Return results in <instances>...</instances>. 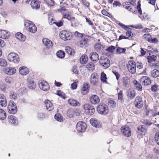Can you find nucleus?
<instances>
[{
    "label": "nucleus",
    "mask_w": 159,
    "mask_h": 159,
    "mask_svg": "<svg viewBox=\"0 0 159 159\" xmlns=\"http://www.w3.org/2000/svg\"><path fill=\"white\" fill-rule=\"evenodd\" d=\"M123 5L125 8L133 13H136L137 10H138L139 13L140 15L142 14V11L140 8V5H138L136 8L135 6L131 2H125L123 3Z\"/></svg>",
    "instance_id": "1"
},
{
    "label": "nucleus",
    "mask_w": 159,
    "mask_h": 159,
    "mask_svg": "<svg viewBox=\"0 0 159 159\" xmlns=\"http://www.w3.org/2000/svg\"><path fill=\"white\" fill-rule=\"evenodd\" d=\"M24 25L27 30L31 33H34L37 31V28L35 25L30 21H25Z\"/></svg>",
    "instance_id": "2"
},
{
    "label": "nucleus",
    "mask_w": 159,
    "mask_h": 159,
    "mask_svg": "<svg viewBox=\"0 0 159 159\" xmlns=\"http://www.w3.org/2000/svg\"><path fill=\"white\" fill-rule=\"evenodd\" d=\"M97 110L98 113L102 115H106L108 112L107 106L105 104H101L97 107Z\"/></svg>",
    "instance_id": "3"
},
{
    "label": "nucleus",
    "mask_w": 159,
    "mask_h": 159,
    "mask_svg": "<svg viewBox=\"0 0 159 159\" xmlns=\"http://www.w3.org/2000/svg\"><path fill=\"white\" fill-rule=\"evenodd\" d=\"M85 112L89 116L93 115L95 112V109L94 107L88 104H84L83 106Z\"/></svg>",
    "instance_id": "4"
},
{
    "label": "nucleus",
    "mask_w": 159,
    "mask_h": 159,
    "mask_svg": "<svg viewBox=\"0 0 159 159\" xmlns=\"http://www.w3.org/2000/svg\"><path fill=\"white\" fill-rule=\"evenodd\" d=\"M8 111L11 114H15L17 111V107L15 103L12 101H10L8 106Z\"/></svg>",
    "instance_id": "5"
},
{
    "label": "nucleus",
    "mask_w": 159,
    "mask_h": 159,
    "mask_svg": "<svg viewBox=\"0 0 159 159\" xmlns=\"http://www.w3.org/2000/svg\"><path fill=\"white\" fill-rule=\"evenodd\" d=\"M7 58L9 61L16 63H18L19 61V56L15 53H9L8 55Z\"/></svg>",
    "instance_id": "6"
},
{
    "label": "nucleus",
    "mask_w": 159,
    "mask_h": 159,
    "mask_svg": "<svg viewBox=\"0 0 159 159\" xmlns=\"http://www.w3.org/2000/svg\"><path fill=\"white\" fill-rule=\"evenodd\" d=\"M60 36L61 38L64 41L70 40L72 38L71 34L65 30H62L60 32Z\"/></svg>",
    "instance_id": "7"
},
{
    "label": "nucleus",
    "mask_w": 159,
    "mask_h": 159,
    "mask_svg": "<svg viewBox=\"0 0 159 159\" xmlns=\"http://www.w3.org/2000/svg\"><path fill=\"white\" fill-rule=\"evenodd\" d=\"M90 81L91 84L93 85H98V77L97 73H93L90 77Z\"/></svg>",
    "instance_id": "8"
},
{
    "label": "nucleus",
    "mask_w": 159,
    "mask_h": 159,
    "mask_svg": "<svg viewBox=\"0 0 159 159\" xmlns=\"http://www.w3.org/2000/svg\"><path fill=\"white\" fill-rule=\"evenodd\" d=\"M99 62L101 65L105 68H107L110 66V61L107 57L104 56L101 57Z\"/></svg>",
    "instance_id": "9"
},
{
    "label": "nucleus",
    "mask_w": 159,
    "mask_h": 159,
    "mask_svg": "<svg viewBox=\"0 0 159 159\" xmlns=\"http://www.w3.org/2000/svg\"><path fill=\"white\" fill-rule=\"evenodd\" d=\"M87 127L86 123L83 121L79 122L76 125V129L79 132H84Z\"/></svg>",
    "instance_id": "10"
},
{
    "label": "nucleus",
    "mask_w": 159,
    "mask_h": 159,
    "mask_svg": "<svg viewBox=\"0 0 159 159\" xmlns=\"http://www.w3.org/2000/svg\"><path fill=\"white\" fill-rule=\"evenodd\" d=\"M157 107L155 106H154L153 110H147L146 108V115L150 117H156L158 115H159V112L157 111Z\"/></svg>",
    "instance_id": "11"
},
{
    "label": "nucleus",
    "mask_w": 159,
    "mask_h": 159,
    "mask_svg": "<svg viewBox=\"0 0 159 159\" xmlns=\"http://www.w3.org/2000/svg\"><path fill=\"white\" fill-rule=\"evenodd\" d=\"M127 68L129 72L134 74L136 72V64L133 61H129L128 63Z\"/></svg>",
    "instance_id": "12"
},
{
    "label": "nucleus",
    "mask_w": 159,
    "mask_h": 159,
    "mask_svg": "<svg viewBox=\"0 0 159 159\" xmlns=\"http://www.w3.org/2000/svg\"><path fill=\"white\" fill-rule=\"evenodd\" d=\"M39 88L44 91H47L50 89V86L48 83L45 81H41L39 82Z\"/></svg>",
    "instance_id": "13"
},
{
    "label": "nucleus",
    "mask_w": 159,
    "mask_h": 159,
    "mask_svg": "<svg viewBox=\"0 0 159 159\" xmlns=\"http://www.w3.org/2000/svg\"><path fill=\"white\" fill-rule=\"evenodd\" d=\"M135 107L138 108H142L143 105V102L140 96L137 97L134 101Z\"/></svg>",
    "instance_id": "14"
},
{
    "label": "nucleus",
    "mask_w": 159,
    "mask_h": 159,
    "mask_svg": "<svg viewBox=\"0 0 159 159\" xmlns=\"http://www.w3.org/2000/svg\"><path fill=\"white\" fill-rule=\"evenodd\" d=\"M121 130L122 134L125 136L129 137L131 135L130 129L128 126H125L121 128Z\"/></svg>",
    "instance_id": "15"
},
{
    "label": "nucleus",
    "mask_w": 159,
    "mask_h": 159,
    "mask_svg": "<svg viewBox=\"0 0 159 159\" xmlns=\"http://www.w3.org/2000/svg\"><path fill=\"white\" fill-rule=\"evenodd\" d=\"M140 83L144 85H148L151 83V80L147 76H143L140 79Z\"/></svg>",
    "instance_id": "16"
},
{
    "label": "nucleus",
    "mask_w": 159,
    "mask_h": 159,
    "mask_svg": "<svg viewBox=\"0 0 159 159\" xmlns=\"http://www.w3.org/2000/svg\"><path fill=\"white\" fill-rule=\"evenodd\" d=\"M122 82L124 87L127 88L129 87L130 82V79L128 77H123L122 79Z\"/></svg>",
    "instance_id": "17"
},
{
    "label": "nucleus",
    "mask_w": 159,
    "mask_h": 159,
    "mask_svg": "<svg viewBox=\"0 0 159 159\" xmlns=\"http://www.w3.org/2000/svg\"><path fill=\"white\" fill-rule=\"evenodd\" d=\"M90 101L92 104L96 105L99 103L100 99L97 95H93L90 97Z\"/></svg>",
    "instance_id": "18"
},
{
    "label": "nucleus",
    "mask_w": 159,
    "mask_h": 159,
    "mask_svg": "<svg viewBox=\"0 0 159 159\" xmlns=\"http://www.w3.org/2000/svg\"><path fill=\"white\" fill-rule=\"evenodd\" d=\"M90 123L93 126L97 128L101 127V125L99 121L95 118H91L90 120Z\"/></svg>",
    "instance_id": "19"
},
{
    "label": "nucleus",
    "mask_w": 159,
    "mask_h": 159,
    "mask_svg": "<svg viewBox=\"0 0 159 159\" xmlns=\"http://www.w3.org/2000/svg\"><path fill=\"white\" fill-rule=\"evenodd\" d=\"M90 59L94 62H96L99 59L98 54L95 52L91 53L89 55Z\"/></svg>",
    "instance_id": "20"
},
{
    "label": "nucleus",
    "mask_w": 159,
    "mask_h": 159,
    "mask_svg": "<svg viewBox=\"0 0 159 159\" xmlns=\"http://www.w3.org/2000/svg\"><path fill=\"white\" fill-rule=\"evenodd\" d=\"M42 41L43 44L47 48H51L53 47V43L49 39L47 38H43Z\"/></svg>",
    "instance_id": "21"
},
{
    "label": "nucleus",
    "mask_w": 159,
    "mask_h": 159,
    "mask_svg": "<svg viewBox=\"0 0 159 159\" xmlns=\"http://www.w3.org/2000/svg\"><path fill=\"white\" fill-rule=\"evenodd\" d=\"M89 87L88 84L84 83L81 89V93L83 95L86 94L89 92Z\"/></svg>",
    "instance_id": "22"
},
{
    "label": "nucleus",
    "mask_w": 159,
    "mask_h": 159,
    "mask_svg": "<svg viewBox=\"0 0 159 159\" xmlns=\"http://www.w3.org/2000/svg\"><path fill=\"white\" fill-rule=\"evenodd\" d=\"M30 5L32 8L34 9H38L40 7L39 3L37 0H32Z\"/></svg>",
    "instance_id": "23"
},
{
    "label": "nucleus",
    "mask_w": 159,
    "mask_h": 159,
    "mask_svg": "<svg viewBox=\"0 0 159 159\" xmlns=\"http://www.w3.org/2000/svg\"><path fill=\"white\" fill-rule=\"evenodd\" d=\"M7 105L6 98L3 94L0 93V105L3 107H5Z\"/></svg>",
    "instance_id": "24"
},
{
    "label": "nucleus",
    "mask_w": 159,
    "mask_h": 159,
    "mask_svg": "<svg viewBox=\"0 0 159 159\" xmlns=\"http://www.w3.org/2000/svg\"><path fill=\"white\" fill-rule=\"evenodd\" d=\"M19 72L21 75H25L28 73L29 70L26 67L23 66L19 68Z\"/></svg>",
    "instance_id": "25"
},
{
    "label": "nucleus",
    "mask_w": 159,
    "mask_h": 159,
    "mask_svg": "<svg viewBox=\"0 0 159 159\" xmlns=\"http://www.w3.org/2000/svg\"><path fill=\"white\" fill-rule=\"evenodd\" d=\"M9 33L8 31L4 30H0V38L3 39H6L9 37Z\"/></svg>",
    "instance_id": "26"
},
{
    "label": "nucleus",
    "mask_w": 159,
    "mask_h": 159,
    "mask_svg": "<svg viewBox=\"0 0 159 159\" xmlns=\"http://www.w3.org/2000/svg\"><path fill=\"white\" fill-rule=\"evenodd\" d=\"M44 102L46 108L48 111H51L53 109V105L50 101L46 100Z\"/></svg>",
    "instance_id": "27"
},
{
    "label": "nucleus",
    "mask_w": 159,
    "mask_h": 159,
    "mask_svg": "<svg viewBox=\"0 0 159 159\" xmlns=\"http://www.w3.org/2000/svg\"><path fill=\"white\" fill-rule=\"evenodd\" d=\"M16 72V69L13 68H7L5 70V73L9 75L14 74Z\"/></svg>",
    "instance_id": "28"
},
{
    "label": "nucleus",
    "mask_w": 159,
    "mask_h": 159,
    "mask_svg": "<svg viewBox=\"0 0 159 159\" xmlns=\"http://www.w3.org/2000/svg\"><path fill=\"white\" fill-rule=\"evenodd\" d=\"M8 120L9 122L11 124H16L17 123L16 118L13 116L11 115L9 116Z\"/></svg>",
    "instance_id": "29"
},
{
    "label": "nucleus",
    "mask_w": 159,
    "mask_h": 159,
    "mask_svg": "<svg viewBox=\"0 0 159 159\" xmlns=\"http://www.w3.org/2000/svg\"><path fill=\"white\" fill-rule=\"evenodd\" d=\"M89 39L87 38H85L82 39L80 41V46L81 47H87L88 45Z\"/></svg>",
    "instance_id": "30"
},
{
    "label": "nucleus",
    "mask_w": 159,
    "mask_h": 159,
    "mask_svg": "<svg viewBox=\"0 0 159 159\" xmlns=\"http://www.w3.org/2000/svg\"><path fill=\"white\" fill-rule=\"evenodd\" d=\"M68 102L70 105L73 106L75 107L80 105V103L77 101L72 99H69Z\"/></svg>",
    "instance_id": "31"
},
{
    "label": "nucleus",
    "mask_w": 159,
    "mask_h": 159,
    "mask_svg": "<svg viewBox=\"0 0 159 159\" xmlns=\"http://www.w3.org/2000/svg\"><path fill=\"white\" fill-rule=\"evenodd\" d=\"M16 38L21 41H24L25 40V37L22 33L18 32L15 34Z\"/></svg>",
    "instance_id": "32"
},
{
    "label": "nucleus",
    "mask_w": 159,
    "mask_h": 159,
    "mask_svg": "<svg viewBox=\"0 0 159 159\" xmlns=\"http://www.w3.org/2000/svg\"><path fill=\"white\" fill-rule=\"evenodd\" d=\"M88 58L86 55H83L80 58V61L82 64L85 63L88 61Z\"/></svg>",
    "instance_id": "33"
},
{
    "label": "nucleus",
    "mask_w": 159,
    "mask_h": 159,
    "mask_svg": "<svg viewBox=\"0 0 159 159\" xmlns=\"http://www.w3.org/2000/svg\"><path fill=\"white\" fill-rule=\"evenodd\" d=\"M128 95L131 98H133L135 95V92L132 88H130L128 91Z\"/></svg>",
    "instance_id": "34"
},
{
    "label": "nucleus",
    "mask_w": 159,
    "mask_h": 159,
    "mask_svg": "<svg viewBox=\"0 0 159 159\" xmlns=\"http://www.w3.org/2000/svg\"><path fill=\"white\" fill-rule=\"evenodd\" d=\"M87 69L90 71H93L95 69V66L94 63L90 62L88 63L86 66Z\"/></svg>",
    "instance_id": "35"
},
{
    "label": "nucleus",
    "mask_w": 159,
    "mask_h": 159,
    "mask_svg": "<svg viewBox=\"0 0 159 159\" xmlns=\"http://www.w3.org/2000/svg\"><path fill=\"white\" fill-rule=\"evenodd\" d=\"M6 117L5 111L3 110L0 109V119L4 120Z\"/></svg>",
    "instance_id": "36"
},
{
    "label": "nucleus",
    "mask_w": 159,
    "mask_h": 159,
    "mask_svg": "<svg viewBox=\"0 0 159 159\" xmlns=\"http://www.w3.org/2000/svg\"><path fill=\"white\" fill-rule=\"evenodd\" d=\"M28 87L30 89H34L36 87V84L32 80L30 81L28 84Z\"/></svg>",
    "instance_id": "37"
},
{
    "label": "nucleus",
    "mask_w": 159,
    "mask_h": 159,
    "mask_svg": "<svg viewBox=\"0 0 159 159\" xmlns=\"http://www.w3.org/2000/svg\"><path fill=\"white\" fill-rule=\"evenodd\" d=\"M151 75L153 77H157L159 75V71L155 69L152 72Z\"/></svg>",
    "instance_id": "38"
},
{
    "label": "nucleus",
    "mask_w": 159,
    "mask_h": 159,
    "mask_svg": "<svg viewBox=\"0 0 159 159\" xmlns=\"http://www.w3.org/2000/svg\"><path fill=\"white\" fill-rule=\"evenodd\" d=\"M57 57L60 58H63L65 56V52L61 51H59L57 53Z\"/></svg>",
    "instance_id": "39"
},
{
    "label": "nucleus",
    "mask_w": 159,
    "mask_h": 159,
    "mask_svg": "<svg viewBox=\"0 0 159 159\" xmlns=\"http://www.w3.org/2000/svg\"><path fill=\"white\" fill-rule=\"evenodd\" d=\"M7 66L6 61L4 59L0 58V66L2 67H6Z\"/></svg>",
    "instance_id": "40"
},
{
    "label": "nucleus",
    "mask_w": 159,
    "mask_h": 159,
    "mask_svg": "<svg viewBox=\"0 0 159 159\" xmlns=\"http://www.w3.org/2000/svg\"><path fill=\"white\" fill-rule=\"evenodd\" d=\"M147 58L148 62L151 63L154 61L156 60L157 57L155 56L152 55L151 56L148 57Z\"/></svg>",
    "instance_id": "41"
},
{
    "label": "nucleus",
    "mask_w": 159,
    "mask_h": 159,
    "mask_svg": "<svg viewBox=\"0 0 159 159\" xmlns=\"http://www.w3.org/2000/svg\"><path fill=\"white\" fill-rule=\"evenodd\" d=\"M134 86L136 89L138 91H141L142 90V87L141 85L137 81L134 83Z\"/></svg>",
    "instance_id": "42"
},
{
    "label": "nucleus",
    "mask_w": 159,
    "mask_h": 159,
    "mask_svg": "<svg viewBox=\"0 0 159 159\" xmlns=\"http://www.w3.org/2000/svg\"><path fill=\"white\" fill-rule=\"evenodd\" d=\"M94 48L96 51H99L102 49L101 45L98 43H96L94 46Z\"/></svg>",
    "instance_id": "43"
},
{
    "label": "nucleus",
    "mask_w": 159,
    "mask_h": 159,
    "mask_svg": "<svg viewBox=\"0 0 159 159\" xmlns=\"http://www.w3.org/2000/svg\"><path fill=\"white\" fill-rule=\"evenodd\" d=\"M126 50L125 48L118 47L116 49V51L117 53L121 54L124 52Z\"/></svg>",
    "instance_id": "44"
},
{
    "label": "nucleus",
    "mask_w": 159,
    "mask_h": 159,
    "mask_svg": "<svg viewBox=\"0 0 159 159\" xmlns=\"http://www.w3.org/2000/svg\"><path fill=\"white\" fill-rule=\"evenodd\" d=\"M101 79L102 81L103 82L107 81V78L106 75L104 72H102L101 75Z\"/></svg>",
    "instance_id": "45"
},
{
    "label": "nucleus",
    "mask_w": 159,
    "mask_h": 159,
    "mask_svg": "<svg viewBox=\"0 0 159 159\" xmlns=\"http://www.w3.org/2000/svg\"><path fill=\"white\" fill-rule=\"evenodd\" d=\"M10 97L11 99L16 100L17 99V96L16 93L13 92H11Z\"/></svg>",
    "instance_id": "46"
},
{
    "label": "nucleus",
    "mask_w": 159,
    "mask_h": 159,
    "mask_svg": "<svg viewBox=\"0 0 159 159\" xmlns=\"http://www.w3.org/2000/svg\"><path fill=\"white\" fill-rule=\"evenodd\" d=\"M108 105L111 108H115L116 106V104L115 102L112 100H110L109 101Z\"/></svg>",
    "instance_id": "47"
},
{
    "label": "nucleus",
    "mask_w": 159,
    "mask_h": 159,
    "mask_svg": "<svg viewBox=\"0 0 159 159\" xmlns=\"http://www.w3.org/2000/svg\"><path fill=\"white\" fill-rule=\"evenodd\" d=\"M54 118L56 120L58 121H61L62 119L61 115L59 114H56L54 116Z\"/></svg>",
    "instance_id": "48"
},
{
    "label": "nucleus",
    "mask_w": 159,
    "mask_h": 159,
    "mask_svg": "<svg viewBox=\"0 0 159 159\" xmlns=\"http://www.w3.org/2000/svg\"><path fill=\"white\" fill-rule=\"evenodd\" d=\"M65 50L68 54L71 55L72 54L73 50L69 47H66Z\"/></svg>",
    "instance_id": "49"
},
{
    "label": "nucleus",
    "mask_w": 159,
    "mask_h": 159,
    "mask_svg": "<svg viewBox=\"0 0 159 159\" xmlns=\"http://www.w3.org/2000/svg\"><path fill=\"white\" fill-rule=\"evenodd\" d=\"M6 82L8 84H11L13 82V79L10 77H7L5 79Z\"/></svg>",
    "instance_id": "50"
},
{
    "label": "nucleus",
    "mask_w": 159,
    "mask_h": 159,
    "mask_svg": "<svg viewBox=\"0 0 159 159\" xmlns=\"http://www.w3.org/2000/svg\"><path fill=\"white\" fill-rule=\"evenodd\" d=\"M123 93L122 91L120 90L118 93V99L119 100L122 101L123 99Z\"/></svg>",
    "instance_id": "51"
},
{
    "label": "nucleus",
    "mask_w": 159,
    "mask_h": 159,
    "mask_svg": "<svg viewBox=\"0 0 159 159\" xmlns=\"http://www.w3.org/2000/svg\"><path fill=\"white\" fill-rule=\"evenodd\" d=\"M144 38L146 40H147L149 42L150 41L151 38V36L148 34H145L143 36Z\"/></svg>",
    "instance_id": "52"
},
{
    "label": "nucleus",
    "mask_w": 159,
    "mask_h": 159,
    "mask_svg": "<svg viewBox=\"0 0 159 159\" xmlns=\"http://www.w3.org/2000/svg\"><path fill=\"white\" fill-rule=\"evenodd\" d=\"M44 1L49 5L51 6H53L55 3V2L52 0H44Z\"/></svg>",
    "instance_id": "53"
},
{
    "label": "nucleus",
    "mask_w": 159,
    "mask_h": 159,
    "mask_svg": "<svg viewBox=\"0 0 159 159\" xmlns=\"http://www.w3.org/2000/svg\"><path fill=\"white\" fill-rule=\"evenodd\" d=\"M74 114V111L71 110H69L67 113V116L71 118L73 117Z\"/></svg>",
    "instance_id": "54"
},
{
    "label": "nucleus",
    "mask_w": 159,
    "mask_h": 159,
    "mask_svg": "<svg viewBox=\"0 0 159 159\" xmlns=\"http://www.w3.org/2000/svg\"><path fill=\"white\" fill-rule=\"evenodd\" d=\"M115 49V47L113 46H111L108 48L106 50L109 52H112Z\"/></svg>",
    "instance_id": "55"
},
{
    "label": "nucleus",
    "mask_w": 159,
    "mask_h": 159,
    "mask_svg": "<svg viewBox=\"0 0 159 159\" xmlns=\"http://www.w3.org/2000/svg\"><path fill=\"white\" fill-rule=\"evenodd\" d=\"M138 131H140L141 132L145 133L146 131L145 128L142 126H140L138 128Z\"/></svg>",
    "instance_id": "56"
},
{
    "label": "nucleus",
    "mask_w": 159,
    "mask_h": 159,
    "mask_svg": "<svg viewBox=\"0 0 159 159\" xmlns=\"http://www.w3.org/2000/svg\"><path fill=\"white\" fill-rule=\"evenodd\" d=\"M57 94L64 99L66 97V96L65 93L61 91H59L57 92Z\"/></svg>",
    "instance_id": "57"
},
{
    "label": "nucleus",
    "mask_w": 159,
    "mask_h": 159,
    "mask_svg": "<svg viewBox=\"0 0 159 159\" xmlns=\"http://www.w3.org/2000/svg\"><path fill=\"white\" fill-rule=\"evenodd\" d=\"M159 137V133L158 132H157L155 135V140L158 145H159V142H158Z\"/></svg>",
    "instance_id": "58"
},
{
    "label": "nucleus",
    "mask_w": 159,
    "mask_h": 159,
    "mask_svg": "<svg viewBox=\"0 0 159 159\" xmlns=\"http://www.w3.org/2000/svg\"><path fill=\"white\" fill-rule=\"evenodd\" d=\"M45 115L43 113H39L37 116L38 119H42L45 117Z\"/></svg>",
    "instance_id": "59"
},
{
    "label": "nucleus",
    "mask_w": 159,
    "mask_h": 159,
    "mask_svg": "<svg viewBox=\"0 0 159 159\" xmlns=\"http://www.w3.org/2000/svg\"><path fill=\"white\" fill-rule=\"evenodd\" d=\"M76 80H75V82L71 84V89H76L77 88V85L76 84Z\"/></svg>",
    "instance_id": "60"
},
{
    "label": "nucleus",
    "mask_w": 159,
    "mask_h": 159,
    "mask_svg": "<svg viewBox=\"0 0 159 159\" xmlns=\"http://www.w3.org/2000/svg\"><path fill=\"white\" fill-rule=\"evenodd\" d=\"M131 27L135 28V29H142L143 28V26L140 25H136L134 26V25H131L130 26Z\"/></svg>",
    "instance_id": "61"
},
{
    "label": "nucleus",
    "mask_w": 159,
    "mask_h": 159,
    "mask_svg": "<svg viewBox=\"0 0 159 159\" xmlns=\"http://www.w3.org/2000/svg\"><path fill=\"white\" fill-rule=\"evenodd\" d=\"M136 65L137 67L139 69H141L143 68V66L142 64L140 62L138 61L136 64Z\"/></svg>",
    "instance_id": "62"
},
{
    "label": "nucleus",
    "mask_w": 159,
    "mask_h": 159,
    "mask_svg": "<svg viewBox=\"0 0 159 159\" xmlns=\"http://www.w3.org/2000/svg\"><path fill=\"white\" fill-rule=\"evenodd\" d=\"M126 35L128 36L129 38H132L133 36L132 32L130 30H128L126 32Z\"/></svg>",
    "instance_id": "63"
},
{
    "label": "nucleus",
    "mask_w": 159,
    "mask_h": 159,
    "mask_svg": "<svg viewBox=\"0 0 159 159\" xmlns=\"http://www.w3.org/2000/svg\"><path fill=\"white\" fill-rule=\"evenodd\" d=\"M158 39L156 38H154L153 39L151 38L150 41L149 42L152 43H155L158 42Z\"/></svg>",
    "instance_id": "64"
}]
</instances>
